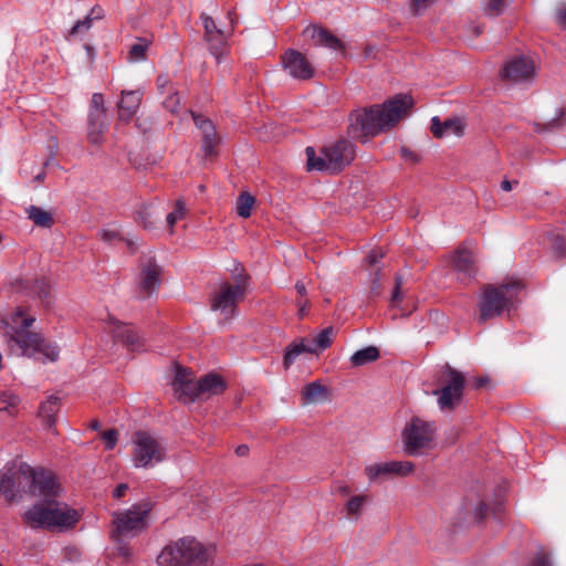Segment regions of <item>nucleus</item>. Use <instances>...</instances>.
Wrapping results in <instances>:
<instances>
[{
    "label": "nucleus",
    "instance_id": "f257e3e1",
    "mask_svg": "<svg viewBox=\"0 0 566 566\" xmlns=\"http://www.w3.org/2000/svg\"><path fill=\"white\" fill-rule=\"evenodd\" d=\"M59 492L60 485L50 470L22 462L0 471V493L9 502L20 500L23 494L43 499L23 514L24 522L32 528L64 531L78 522V511L55 501Z\"/></svg>",
    "mask_w": 566,
    "mask_h": 566
},
{
    "label": "nucleus",
    "instance_id": "f03ea898",
    "mask_svg": "<svg viewBox=\"0 0 566 566\" xmlns=\"http://www.w3.org/2000/svg\"><path fill=\"white\" fill-rule=\"evenodd\" d=\"M34 321L33 316L25 315L21 308L12 313L10 322H3V334L8 346L12 352L17 348L20 355L39 358L42 363L56 361L60 348L54 343L46 340L40 333L29 329Z\"/></svg>",
    "mask_w": 566,
    "mask_h": 566
},
{
    "label": "nucleus",
    "instance_id": "7ed1b4c3",
    "mask_svg": "<svg viewBox=\"0 0 566 566\" xmlns=\"http://www.w3.org/2000/svg\"><path fill=\"white\" fill-rule=\"evenodd\" d=\"M524 285L520 280L509 279L500 285H486L478 301V321L485 323L510 312L518 302Z\"/></svg>",
    "mask_w": 566,
    "mask_h": 566
},
{
    "label": "nucleus",
    "instance_id": "20e7f679",
    "mask_svg": "<svg viewBox=\"0 0 566 566\" xmlns=\"http://www.w3.org/2000/svg\"><path fill=\"white\" fill-rule=\"evenodd\" d=\"M389 126V99L381 104L361 107L348 116V135L360 143H367Z\"/></svg>",
    "mask_w": 566,
    "mask_h": 566
},
{
    "label": "nucleus",
    "instance_id": "39448f33",
    "mask_svg": "<svg viewBox=\"0 0 566 566\" xmlns=\"http://www.w3.org/2000/svg\"><path fill=\"white\" fill-rule=\"evenodd\" d=\"M213 548L205 547L195 538H181L167 545L157 557L160 566H206Z\"/></svg>",
    "mask_w": 566,
    "mask_h": 566
},
{
    "label": "nucleus",
    "instance_id": "423d86ee",
    "mask_svg": "<svg viewBox=\"0 0 566 566\" xmlns=\"http://www.w3.org/2000/svg\"><path fill=\"white\" fill-rule=\"evenodd\" d=\"M305 154L308 170L328 171L335 175L355 159L356 147L347 139H339L325 146L322 150V156H316L313 147H306Z\"/></svg>",
    "mask_w": 566,
    "mask_h": 566
},
{
    "label": "nucleus",
    "instance_id": "0eeeda50",
    "mask_svg": "<svg viewBox=\"0 0 566 566\" xmlns=\"http://www.w3.org/2000/svg\"><path fill=\"white\" fill-rule=\"evenodd\" d=\"M233 283L222 282L210 296V308L220 312L224 319L233 318L237 315V305L247 295L250 275L244 269H240L233 275Z\"/></svg>",
    "mask_w": 566,
    "mask_h": 566
},
{
    "label": "nucleus",
    "instance_id": "6e6552de",
    "mask_svg": "<svg viewBox=\"0 0 566 566\" xmlns=\"http://www.w3.org/2000/svg\"><path fill=\"white\" fill-rule=\"evenodd\" d=\"M153 506L150 500H143L128 510L115 512L113 514L115 530L112 533V538L115 542H120V537H134L146 530Z\"/></svg>",
    "mask_w": 566,
    "mask_h": 566
},
{
    "label": "nucleus",
    "instance_id": "1a4fd4ad",
    "mask_svg": "<svg viewBox=\"0 0 566 566\" xmlns=\"http://www.w3.org/2000/svg\"><path fill=\"white\" fill-rule=\"evenodd\" d=\"M132 442V461L136 468H154L166 458V446L148 431H136Z\"/></svg>",
    "mask_w": 566,
    "mask_h": 566
},
{
    "label": "nucleus",
    "instance_id": "9d476101",
    "mask_svg": "<svg viewBox=\"0 0 566 566\" xmlns=\"http://www.w3.org/2000/svg\"><path fill=\"white\" fill-rule=\"evenodd\" d=\"M403 446L407 453L418 455L434 446L436 428L421 419H412L403 430Z\"/></svg>",
    "mask_w": 566,
    "mask_h": 566
},
{
    "label": "nucleus",
    "instance_id": "9b49d317",
    "mask_svg": "<svg viewBox=\"0 0 566 566\" xmlns=\"http://www.w3.org/2000/svg\"><path fill=\"white\" fill-rule=\"evenodd\" d=\"M231 25L229 30L221 29L217 25L216 21L208 14L201 13L200 19L203 27V41L208 45V50L217 60L221 61V57L228 53V39L231 36L234 20L232 12L228 13Z\"/></svg>",
    "mask_w": 566,
    "mask_h": 566
},
{
    "label": "nucleus",
    "instance_id": "f8f14e48",
    "mask_svg": "<svg viewBox=\"0 0 566 566\" xmlns=\"http://www.w3.org/2000/svg\"><path fill=\"white\" fill-rule=\"evenodd\" d=\"M536 74V63L531 56L516 55L507 60L501 71L502 78L510 83L532 81Z\"/></svg>",
    "mask_w": 566,
    "mask_h": 566
},
{
    "label": "nucleus",
    "instance_id": "ddd939ff",
    "mask_svg": "<svg viewBox=\"0 0 566 566\" xmlns=\"http://www.w3.org/2000/svg\"><path fill=\"white\" fill-rule=\"evenodd\" d=\"M447 376V384L440 390L433 391L442 410H451L460 403L464 387V376L461 373L449 368Z\"/></svg>",
    "mask_w": 566,
    "mask_h": 566
},
{
    "label": "nucleus",
    "instance_id": "4468645a",
    "mask_svg": "<svg viewBox=\"0 0 566 566\" xmlns=\"http://www.w3.org/2000/svg\"><path fill=\"white\" fill-rule=\"evenodd\" d=\"M281 62L284 71L293 78L306 81L315 74L314 67L305 55L294 49L286 50Z\"/></svg>",
    "mask_w": 566,
    "mask_h": 566
},
{
    "label": "nucleus",
    "instance_id": "2eb2a0df",
    "mask_svg": "<svg viewBox=\"0 0 566 566\" xmlns=\"http://www.w3.org/2000/svg\"><path fill=\"white\" fill-rule=\"evenodd\" d=\"M108 331L116 340L122 342L132 352L140 350L144 346L139 333L132 325L122 323L115 317H109Z\"/></svg>",
    "mask_w": 566,
    "mask_h": 566
},
{
    "label": "nucleus",
    "instance_id": "dca6fc26",
    "mask_svg": "<svg viewBox=\"0 0 566 566\" xmlns=\"http://www.w3.org/2000/svg\"><path fill=\"white\" fill-rule=\"evenodd\" d=\"M19 291L25 292L41 301L42 305L50 307L53 303V293L50 282L45 279H21L15 282Z\"/></svg>",
    "mask_w": 566,
    "mask_h": 566
},
{
    "label": "nucleus",
    "instance_id": "f3484780",
    "mask_svg": "<svg viewBox=\"0 0 566 566\" xmlns=\"http://www.w3.org/2000/svg\"><path fill=\"white\" fill-rule=\"evenodd\" d=\"M189 113L191 114L196 126L202 133L201 151L203 156L212 157L217 155V146L219 144V138L217 136L214 125L209 118H205L192 111H189Z\"/></svg>",
    "mask_w": 566,
    "mask_h": 566
},
{
    "label": "nucleus",
    "instance_id": "a211bd4d",
    "mask_svg": "<svg viewBox=\"0 0 566 566\" xmlns=\"http://www.w3.org/2000/svg\"><path fill=\"white\" fill-rule=\"evenodd\" d=\"M161 268L153 258L140 263L139 290L147 296L153 294L161 282Z\"/></svg>",
    "mask_w": 566,
    "mask_h": 566
},
{
    "label": "nucleus",
    "instance_id": "6ab92c4d",
    "mask_svg": "<svg viewBox=\"0 0 566 566\" xmlns=\"http://www.w3.org/2000/svg\"><path fill=\"white\" fill-rule=\"evenodd\" d=\"M303 34L313 40L316 46H324L337 52L345 50L343 41L323 27L308 25L304 29Z\"/></svg>",
    "mask_w": 566,
    "mask_h": 566
},
{
    "label": "nucleus",
    "instance_id": "aec40b11",
    "mask_svg": "<svg viewBox=\"0 0 566 566\" xmlns=\"http://www.w3.org/2000/svg\"><path fill=\"white\" fill-rule=\"evenodd\" d=\"M415 107V99L410 93H398L391 96L390 120L391 126L409 117Z\"/></svg>",
    "mask_w": 566,
    "mask_h": 566
},
{
    "label": "nucleus",
    "instance_id": "412c9836",
    "mask_svg": "<svg viewBox=\"0 0 566 566\" xmlns=\"http://www.w3.org/2000/svg\"><path fill=\"white\" fill-rule=\"evenodd\" d=\"M164 216V210L159 203H142L135 212L136 222L145 230L156 229L158 222Z\"/></svg>",
    "mask_w": 566,
    "mask_h": 566
},
{
    "label": "nucleus",
    "instance_id": "4be33fe9",
    "mask_svg": "<svg viewBox=\"0 0 566 566\" xmlns=\"http://www.w3.org/2000/svg\"><path fill=\"white\" fill-rule=\"evenodd\" d=\"M464 128V122L458 117L449 118L444 122H441L437 116L431 119V133L436 138H443L451 135L462 136Z\"/></svg>",
    "mask_w": 566,
    "mask_h": 566
},
{
    "label": "nucleus",
    "instance_id": "5701e85b",
    "mask_svg": "<svg viewBox=\"0 0 566 566\" xmlns=\"http://www.w3.org/2000/svg\"><path fill=\"white\" fill-rule=\"evenodd\" d=\"M331 396V389L322 384V381L316 380L303 387L301 391V401L304 406L317 405L328 401Z\"/></svg>",
    "mask_w": 566,
    "mask_h": 566
},
{
    "label": "nucleus",
    "instance_id": "b1692460",
    "mask_svg": "<svg viewBox=\"0 0 566 566\" xmlns=\"http://www.w3.org/2000/svg\"><path fill=\"white\" fill-rule=\"evenodd\" d=\"M143 92L140 90L123 91L118 103V118L128 122L136 114L142 103Z\"/></svg>",
    "mask_w": 566,
    "mask_h": 566
},
{
    "label": "nucleus",
    "instance_id": "393cba45",
    "mask_svg": "<svg viewBox=\"0 0 566 566\" xmlns=\"http://www.w3.org/2000/svg\"><path fill=\"white\" fill-rule=\"evenodd\" d=\"M452 266L462 281L471 280L476 273L473 255L465 249H460L453 254Z\"/></svg>",
    "mask_w": 566,
    "mask_h": 566
},
{
    "label": "nucleus",
    "instance_id": "a878e982",
    "mask_svg": "<svg viewBox=\"0 0 566 566\" xmlns=\"http://www.w3.org/2000/svg\"><path fill=\"white\" fill-rule=\"evenodd\" d=\"M396 287L391 293V317L396 316H406L410 314L413 310V305L410 300L405 297L402 292V277L400 275L396 276L395 280Z\"/></svg>",
    "mask_w": 566,
    "mask_h": 566
},
{
    "label": "nucleus",
    "instance_id": "bb28decb",
    "mask_svg": "<svg viewBox=\"0 0 566 566\" xmlns=\"http://www.w3.org/2000/svg\"><path fill=\"white\" fill-rule=\"evenodd\" d=\"M197 389L199 390V399H205L222 394L226 389V382L219 375L208 374L197 381Z\"/></svg>",
    "mask_w": 566,
    "mask_h": 566
},
{
    "label": "nucleus",
    "instance_id": "cd10ccee",
    "mask_svg": "<svg viewBox=\"0 0 566 566\" xmlns=\"http://www.w3.org/2000/svg\"><path fill=\"white\" fill-rule=\"evenodd\" d=\"M303 353L314 354V348L311 347L308 338H301L298 342H294L285 348L283 356L284 368L289 369L296 358Z\"/></svg>",
    "mask_w": 566,
    "mask_h": 566
},
{
    "label": "nucleus",
    "instance_id": "c85d7f7f",
    "mask_svg": "<svg viewBox=\"0 0 566 566\" xmlns=\"http://www.w3.org/2000/svg\"><path fill=\"white\" fill-rule=\"evenodd\" d=\"M60 408V399L51 396L39 408V416L48 428L54 427L56 422V413Z\"/></svg>",
    "mask_w": 566,
    "mask_h": 566
},
{
    "label": "nucleus",
    "instance_id": "c756f323",
    "mask_svg": "<svg viewBox=\"0 0 566 566\" xmlns=\"http://www.w3.org/2000/svg\"><path fill=\"white\" fill-rule=\"evenodd\" d=\"M380 357L379 348L376 346H367L356 350L349 358L352 367H361L369 363L376 361Z\"/></svg>",
    "mask_w": 566,
    "mask_h": 566
},
{
    "label": "nucleus",
    "instance_id": "7c9ffc66",
    "mask_svg": "<svg viewBox=\"0 0 566 566\" xmlns=\"http://www.w3.org/2000/svg\"><path fill=\"white\" fill-rule=\"evenodd\" d=\"M364 473L370 484H378L389 478V462H375L365 467Z\"/></svg>",
    "mask_w": 566,
    "mask_h": 566
},
{
    "label": "nucleus",
    "instance_id": "2f4dec72",
    "mask_svg": "<svg viewBox=\"0 0 566 566\" xmlns=\"http://www.w3.org/2000/svg\"><path fill=\"white\" fill-rule=\"evenodd\" d=\"M104 118L105 117L97 116L96 114L88 115L87 137H88L90 143L97 145L102 142L103 133L106 128Z\"/></svg>",
    "mask_w": 566,
    "mask_h": 566
},
{
    "label": "nucleus",
    "instance_id": "473e14b6",
    "mask_svg": "<svg viewBox=\"0 0 566 566\" xmlns=\"http://www.w3.org/2000/svg\"><path fill=\"white\" fill-rule=\"evenodd\" d=\"M386 255V252L381 249L378 250H371L369 254L367 255V261L369 265L371 266V274L375 276L371 284V291H376L379 287V282L384 275L381 274V269L377 266V263L384 259Z\"/></svg>",
    "mask_w": 566,
    "mask_h": 566
},
{
    "label": "nucleus",
    "instance_id": "72a5a7b5",
    "mask_svg": "<svg viewBox=\"0 0 566 566\" xmlns=\"http://www.w3.org/2000/svg\"><path fill=\"white\" fill-rule=\"evenodd\" d=\"M29 219L33 221V223L38 227L42 228H51L54 223L53 217L51 212L43 210L36 206H30L27 209Z\"/></svg>",
    "mask_w": 566,
    "mask_h": 566
},
{
    "label": "nucleus",
    "instance_id": "f704fd0d",
    "mask_svg": "<svg viewBox=\"0 0 566 566\" xmlns=\"http://www.w3.org/2000/svg\"><path fill=\"white\" fill-rule=\"evenodd\" d=\"M333 335H334V328L329 326V327H326L323 331H321L312 339H308L311 347L314 348V354H316L319 350H324V349L328 348L332 345Z\"/></svg>",
    "mask_w": 566,
    "mask_h": 566
},
{
    "label": "nucleus",
    "instance_id": "c9c22d12",
    "mask_svg": "<svg viewBox=\"0 0 566 566\" xmlns=\"http://www.w3.org/2000/svg\"><path fill=\"white\" fill-rule=\"evenodd\" d=\"M186 213H187V210H186V205H185L184 200L178 199L175 202V209L171 212L167 213V216H166V224H167V228H168L170 234L174 233V227H175L176 222L185 219Z\"/></svg>",
    "mask_w": 566,
    "mask_h": 566
},
{
    "label": "nucleus",
    "instance_id": "e433bc0d",
    "mask_svg": "<svg viewBox=\"0 0 566 566\" xmlns=\"http://www.w3.org/2000/svg\"><path fill=\"white\" fill-rule=\"evenodd\" d=\"M175 394L177 395L179 400H182L185 402H192L199 399L197 381L191 380L184 384L180 388L175 389Z\"/></svg>",
    "mask_w": 566,
    "mask_h": 566
},
{
    "label": "nucleus",
    "instance_id": "4c0bfd02",
    "mask_svg": "<svg viewBox=\"0 0 566 566\" xmlns=\"http://www.w3.org/2000/svg\"><path fill=\"white\" fill-rule=\"evenodd\" d=\"M254 203H255V198L252 195H250L248 192L240 193V196L237 199V205H235L237 213L241 218H249L251 216V211H252Z\"/></svg>",
    "mask_w": 566,
    "mask_h": 566
},
{
    "label": "nucleus",
    "instance_id": "58836bf2",
    "mask_svg": "<svg viewBox=\"0 0 566 566\" xmlns=\"http://www.w3.org/2000/svg\"><path fill=\"white\" fill-rule=\"evenodd\" d=\"M149 44L148 40L138 39V41L130 46L129 60L134 62L144 60Z\"/></svg>",
    "mask_w": 566,
    "mask_h": 566
},
{
    "label": "nucleus",
    "instance_id": "ea45409f",
    "mask_svg": "<svg viewBox=\"0 0 566 566\" xmlns=\"http://www.w3.org/2000/svg\"><path fill=\"white\" fill-rule=\"evenodd\" d=\"M19 397L10 391L0 392V411L11 412L17 407Z\"/></svg>",
    "mask_w": 566,
    "mask_h": 566
},
{
    "label": "nucleus",
    "instance_id": "a19ab883",
    "mask_svg": "<svg viewBox=\"0 0 566 566\" xmlns=\"http://www.w3.org/2000/svg\"><path fill=\"white\" fill-rule=\"evenodd\" d=\"M368 501L366 495L352 496L346 503V512L348 515H357L365 502Z\"/></svg>",
    "mask_w": 566,
    "mask_h": 566
},
{
    "label": "nucleus",
    "instance_id": "79ce46f5",
    "mask_svg": "<svg viewBox=\"0 0 566 566\" xmlns=\"http://www.w3.org/2000/svg\"><path fill=\"white\" fill-rule=\"evenodd\" d=\"M413 471V464L410 461H391V474L407 476Z\"/></svg>",
    "mask_w": 566,
    "mask_h": 566
},
{
    "label": "nucleus",
    "instance_id": "37998d69",
    "mask_svg": "<svg viewBox=\"0 0 566 566\" xmlns=\"http://www.w3.org/2000/svg\"><path fill=\"white\" fill-rule=\"evenodd\" d=\"M94 114L105 117L104 97L101 93H94L91 99L90 115Z\"/></svg>",
    "mask_w": 566,
    "mask_h": 566
},
{
    "label": "nucleus",
    "instance_id": "c03bdc74",
    "mask_svg": "<svg viewBox=\"0 0 566 566\" xmlns=\"http://www.w3.org/2000/svg\"><path fill=\"white\" fill-rule=\"evenodd\" d=\"M180 104V96L177 90L168 93V96L164 99L163 106L170 113H176Z\"/></svg>",
    "mask_w": 566,
    "mask_h": 566
},
{
    "label": "nucleus",
    "instance_id": "a18cd8bd",
    "mask_svg": "<svg viewBox=\"0 0 566 566\" xmlns=\"http://www.w3.org/2000/svg\"><path fill=\"white\" fill-rule=\"evenodd\" d=\"M437 0H411L410 11L415 15H421L424 11L430 8Z\"/></svg>",
    "mask_w": 566,
    "mask_h": 566
},
{
    "label": "nucleus",
    "instance_id": "49530a36",
    "mask_svg": "<svg viewBox=\"0 0 566 566\" xmlns=\"http://www.w3.org/2000/svg\"><path fill=\"white\" fill-rule=\"evenodd\" d=\"M93 20L92 15H86L83 20H78L73 28L70 30V35H76L85 32L92 28Z\"/></svg>",
    "mask_w": 566,
    "mask_h": 566
},
{
    "label": "nucleus",
    "instance_id": "de8ad7c7",
    "mask_svg": "<svg viewBox=\"0 0 566 566\" xmlns=\"http://www.w3.org/2000/svg\"><path fill=\"white\" fill-rule=\"evenodd\" d=\"M505 0H486L484 10L489 15H497L503 11Z\"/></svg>",
    "mask_w": 566,
    "mask_h": 566
},
{
    "label": "nucleus",
    "instance_id": "09e8293b",
    "mask_svg": "<svg viewBox=\"0 0 566 566\" xmlns=\"http://www.w3.org/2000/svg\"><path fill=\"white\" fill-rule=\"evenodd\" d=\"M190 373L186 368L178 367L172 381L174 390L180 388L184 384L191 381Z\"/></svg>",
    "mask_w": 566,
    "mask_h": 566
},
{
    "label": "nucleus",
    "instance_id": "8fccbe9b",
    "mask_svg": "<svg viewBox=\"0 0 566 566\" xmlns=\"http://www.w3.org/2000/svg\"><path fill=\"white\" fill-rule=\"evenodd\" d=\"M157 88L160 93H169L174 90V85L170 82V78L167 74H160L156 80Z\"/></svg>",
    "mask_w": 566,
    "mask_h": 566
},
{
    "label": "nucleus",
    "instance_id": "3c124183",
    "mask_svg": "<svg viewBox=\"0 0 566 566\" xmlns=\"http://www.w3.org/2000/svg\"><path fill=\"white\" fill-rule=\"evenodd\" d=\"M102 438L106 443V449L112 450L116 446L118 439V431L115 429L106 430L103 432Z\"/></svg>",
    "mask_w": 566,
    "mask_h": 566
},
{
    "label": "nucleus",
    "instance_id": "603ef678",
    "mask_svg": "<svg viewBox=\"0 0 566 566\" xmlns=\"http://www.w3.org/2000/svg\"><path fill=\"white\" fill-rule=\"evenodd\" d=\"M400 156L405 161L409 164H416L420 160V156L415 150L406 146L400 148Z\"/></svg>",
    "mask_w": 566,
    "mask_h": 566
},
{
    "label": "nucleus",
    "instance_id": "864d4df0",
    "mask_svg": "<svg viewBox=\"0 0 566 566\" xmlns=\"http://www.w3.org/2000/svg\"><path fill=\"white\" fill-rule=\"evenodd\" d=\"M101 238L105 242H113L116 240H123L120 233L116 230L104 229L99 232Z\"/></svg>",
    "mask_w": 566,
    "mask_h": 566
},
{
    "label": "nucleus",
    "instance_id": "5fc2aeb1",
    "mask_svg": "<svg viewBox=\"0 0 566 566\" xmlns=\"http://www.w3.org/2000/svg\"><path fill=\"white\" fill-rule=\"evenodd\" d=\"M123 538L124 537H120V542H116L118 544L117 551L119 556L128 560L132 556V551L127 545L123 544Z\"/></svg>",
    "mask_w": 566,
    "mask_h": 566
},
{
    "label": "nucleus",
    "instance_id": "6e6d98bb",
    "mask_svg": "<svg viewBox=\"0 0 566 566\" xmlns=\"http://www.w3.org/2000/svg\"><path fill=\"white\" fill-rule=\"evenodd\" d=\"M556 20L562 28L566 29V8L562 7L557 9Z\"/></svg>",
    "mask_w": 566,
    "mask_h": 566
},
{
    "label": "nucleus",
    "instance_id": "4d7b16f0",
    "mask_svg": "<svg viewBox=\"0 0 566 566\" xmlns=\"http://www.w3.org/2000/svg\"><path fill=\"white\" fill-rule=\"evenodd\" d=\"M128 490V485L125 484V483H120L118 484L114 491H113V496L115 499H120L125 495L126 491Z\"/></svg>",
    "mask_w": 566,
    "mask_h": 566
},
{
    "label": "nucleus",
    "instance_id": "13d9d810",
    "mask_svg": "<svg viewBox=\"0 0 566 566\" xmlns=\"http://www.w3.org/2000/svg\"><path fill=\"white\" fill-rule=\"evenodd\" d=\"M87 15H92V20H98L104 17V10L99 6H95L91 9Z\"/></svg>",
    "mask_w": 566,
    "mask_h": 566
},
{
    "label": "nucleus",
    "instance_id": "bf43d9fd",
    "mask_svg": "<svg viewBox=\"0 0 566 566\" xmlns=\"http://www.w3.org/2000/svg\"><path fill=\"white\" fill-rule=\"evenodd\" d=\"M296 305L298 306L300 316H304L306 314V310H307V306H308V301L307 300L297 298L296 300Z\"/></svg>",
    "mask_w": 566,
    "mask_h": 566
},
{
    "label": "nucleus",
    "instance_id": "052dcab7",
    "mask_svg": "<svg viewBox=\"0 0 566 566\" xmlns=\"http://www.w3.org/2000/svg\"><path fill=\"white\" fill-rule=\"evenodd\" d=\"M533 566H551L547 556L539 554L535 560Z\"/></svg>",
    "mask_w": 566,
    "mask_h": 566
},
{
    "label": "nucleus",
    "instance_id": "680f3d73",
    "mask_svg": "<svg viewBox=\"0 0 566 566\" xmlns=\"http://www.w3.org/2000/svg\"><path fill=\"white\" fill-rule=\"evenodd\" d=\"M295 290H296L297 294L300 295L301 300H303L307 294L306 286L301 281L296 282Z\"/></svg>",
    "mask_w": 566,
    "mask_h": 566
},
{
    "label": "nucleus",
    "instance_id": "e2e57ef3",
    "mask_svg": "<svg viewBox=\"0 0 566 566\" xmlns=\"http://www.w3.org/2000/svg\"><path fill=\"white\" fill-rule=\"evenodd\" d=\"M249 453V447L247 444H240L235 448V454L238 457H245Z\"/></svg>",
    "mask_w": 566,
    "mask_h": 566
},
{
    "label": "nucleus",
    "instance_id": "0e129e2a",
    "mask_svg": "<svg viewBox=\"0 0 566 566\" xmlns=\"http://www.w3.org/2000/svg\"><path fill=\"white\" fill-rule=\"evenodd\" d=\"M501 188H502V190H504V191H511V190H512V184H511V181H510V180H503V181L501 182Z\"/></svg>",
    "mask_w": 566,
    "mask_h": 566
},
{
    "label": "nucleus",
    "instance_id": "69168bd1",
    "mask_svg": "<svg viewBox=\"0 0 566 566\" xmlns=\"http://www.w3.org/2000/svg\"><path fill=\"white\" fill-rule=\"evenodd\" d=\"M45 178V172L44 171H41L40 174H38L35 177H34V181L36 182H42Z\"/></svg>",
    "mask_w": 566,
    "mask_h": 566
},
{
    "label": "nucleus",
    "instance_id": "338daca9",
    "mask_svg": "<svg viewBox=\"0 0 566 566\" xmlns=\"http://www.w3.org/2000/svg\"><path fill=\"white\" fill-rule=\"evenodd\" d=\"M99 427H101V424H99V422H98L97 420H94V421L92 422V424H91V428H92L93 430H98V429H99Z\"/></svg>",
    "mask_w": 566,
    "mask_h": 566
},
{
    "label": "nucleus",
    "instance_id": "774afa93",
    "mask_svg": "<svg viewBox=\"0 0 566 566\" xmlns=\"http://www.w3.org/2000/svg\"><path fill=\"white\" fill-rule=\"evenodd\" d=\"M127 247L132 252H135L136 248L133 241H127Z\"/></svg>",
    "mask_w": 566,
    "mask_h": 566
}]
</instances>
